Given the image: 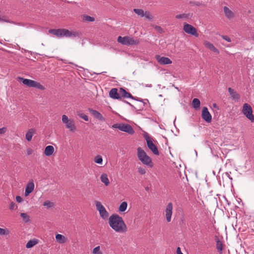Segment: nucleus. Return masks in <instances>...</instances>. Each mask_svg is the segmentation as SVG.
<instances>
[{"label": "nucleus", "instance_id": "obj_1", "mask_svg": "<svg viewBox=\"0 0 254 254\" xmlns=\"http://www.w3.org/2000/svg\"><path fill=\"white\" fill-rule=\"evenodd\" d=\"M109 225L116 232L126 233L127 227L123 218L117 214H113L109 218Z\"/></svg>", "mask_w": 254, "mask_h": 254}, {"label": "nucleus", "instance_id": "obj_2", "mask_svg": "<svg viewBox=\"0 0 254 254\" xmlns=\"http://www.w3.org/2000/svg\"><path fill=\"white\" fill-rule=\"evenodd\" d=\"M49 33L53 34L59 38L75 37L79 36V33L75 31H70L66 29H51L49 30Z\"/></svg>", "mask_w": 254, "mask_h": 254}, {"label": "nucleus", "instance_id": "obj_3", "mask_svg": "<svg viewBox=\"0 0 254 254\" xmlns=\"http://www.w3.org/2000/svg\"><path fill=\"white\" fill-rule=\"evenodd\" d=\"M137 156L138 159L143 164L151 168L153 166V163L151 158L148 156L144 150L140 147H138L137 149Z\"/></svg>", "mask_w": 254, "mask_h": 254}, {"label": "nucleus", "instance_id": "obj_4", "mask_svg": "<svg viewBox=\"0 0 254 254\" xmlns=\"http://www.w3.org/2000/svg\"><path fill=\"white\" fill-rule=\"evenodd\" d=\"M17 80L19 82L21 81L23 84L29 87H35L41 90H44L45 89L44 86L41 84L39 82H37L31 79H26L18 76L17 77Z\"/></svg>", "mask_w": 254, "mask_h": 254}, {"label": "nucleus", "instance_id": "obj_5", "mask_svg": "<svg viewBox=\"0 0 254 254\" xmlns=\"http://www.w3.org/2000/svg\"><path fill=\"white\" fill-rule=\"evenodd\" d=\"M117 41L121 44L126 46L136 45L139 43L138 39H134L129 36H119L118 38Z\"/></svg>", "mask_w": 254, "mask_h": 254}, {"label": "nucleus", "instance_id": "obj_6", "mask_svg": "<svg viewBox=\"0 0 254 254\" xmlns=\"http://www.w3.org/2000/svg\"><path fill=\"white\" fill-rule=\"evenodd\" d=\"M62 121L66 128H67L70 132H75L76 130V127L75 126L74 121L73 119H69L65 115H63L62 117Z\"/></svg>", "mask_w": 254, "mask_h": 254}, {"label": "nucleus", "instance_id": "obj_7", "mask_svg": "<svg viewBox=\"0 0 254 254\" xmlns=\"http://www.w3.org/2000/svg\"><path fill=\"white\" fill-rule=\"evenodd\" d=\"M112 127L113 128H118L122 131L126 132L131 135L134 133V130L132 127L130 125L127 124H115L112 125Z\"/></svg>", "mask_w": 254, "mask_h": 254}, {"label": "nucleus", "instance_id": "obj_8", "mask_svg": "<svg viewBox=\"0 0 254 254\" xmlns=\"http://www.w3.org/2000/svg\"><path fill=\"white\" fill-rule=\"evenodd\" d=\"M144 137L146 141L148 148L154 155H159V152L157 147L153 142V138L150 137L149 135L147 132L144 134Z\"/></svg>", "mask_w": 254, "mask_h": 254}, {"label": "nucleus", "instance_id": "obj_9", "mask_svg": "<svg viewBox=\"0 0 254 254\" xmlns=\"http://www.w3.org/2000/svg\"><path fill=\"white\" fill-rule=\"evenodd\" d=\"M242 113L251 122H254V116L253 114L252 107L248 103H245L243 106Z\"/></svg>", "mask_w": 254, "mask_h": 254}, {"label": "nucleus", "instance_id": "obj_10", "mask_svg": "<svg viewBox=\"0 0 254 254\" xmlns=\"http://www.w3.org/2000/svg\"><path fill=\"white\" fill-rule=\"evenodd\" d=\"M95 203L96 205V209L99 212L100 217L104 220L107 219L109 217V213L106 210L105 207L100 201H96Z\"/></svg>", "mask_w": 254, "mask_h": 254}, {"label": "nucleus", "instance_id": "obj_11", "mask_svg": "<svg viewBox=\"0 0 254 254\" xmlns=\"http://www.w3.org/2000/svg\"><path fill=\"white\" fill-rule=\"evenodd\" d=\"M183 30L186 33L192 35L195 37H198L199 36L196 29L192 25L186 22L184 23Z\"/></svg>", "mask_w": 254, "mask_h": 254}, {"label": "nucleus", "instance_id": "obj_12", "mask_svg": "<svg viewBox=\"0 0 254 254\" xmlns=\"http://www.w3.org/2000/svg\"><path fill=\"white\" fill-rule=\"evenodd\" d=\"M173 206L172 203H168L165 210V217L168 222H170L171 221V218L173 213Z\"/></svg>", "mask_w": 254, "mask_h": 254}, {"label": "nucleus", "instance_id": "obj_13", "mask_svg": "<svg viewBox=\"0 0 254 254\" xmlns=\"http://www.w3.org/2000/svg\"><path fill=\"white\" fill-rule=\"evenodd\" d=\"M201 117L207 123H210L212 121V116L208 109L206 107H204L202 110Z\"/></svg>", "mask_w": 254, "mask_h": 254}, {"label": "nucleus", "instance_id": "obj_14", "mask_svg": "<svg viewBox=\"0 0 254 254\" xmlns=\"http://www.w3.org/2000/svg\"><path fill=\"white\" fill-rule=\"evenodd\" d=\"M120 91L121 95V99H122L123 97L126 98H129L133 100L141 101V100L139 99L137 97H133L130 93L127 92L125 89H124L123 88H120Z\"/></svg>", "mask_w": 254, "mask_h": 254}, {"label": "nucleus", "instance_id": "obj_15", "mask_svg": "<svg viewBox=\"0 0 254 254\" xmlns=\"http://www.w3.org/2000/svg\"><path fill=\"white\" fill-rule=\"evenodd\" d=\"M34 189V181L33 180H30L27 183L25 190L24 192V195L25 196H27L31 193Z\"/></svg>", "mask_w": 254, "mask_h": 254}, {"label": "nucleus", "instance_id": "obj_16", "mask_svg": "<svg viewBox=\"0 0 254 254\" xmlns=\"http://www.w3.org/2000/svg\"><path fill=\"white\" fill-rule=\"evenodd\" d=\"M155 58L161 64H169L172 63L171 60L167 57H161L160 55H157L155 56Z\"/></svg>", "mask_w": 254, "mask_h": 254}, {"label": "nucleus", "instance_id": "obj_17", "mask_svg": "<svg viewBox=\"0 0 254 254\" xmlns=\"http://www.w3.org/2000/svg\"><path fill=\"white\" fill-rule=\"evenodd\" d=\"M89 112L90 113L94 116L96 119L101 121H105V119L103 117L101 113H100L98 111L93 110V109H89Z\"/></svg>", "mask_w": 254, "mask_h": 254}, {"label": "nucleus", "instance_id": "obj_18", "mask_svg": "<svg viewBox=\"0 0 254 254\" xmlns=\"http://www.w3.org/2000/svg\"><path fill=\"white\" fill-rule=\"evenodd\" d=\"M109 96L114 99L121 100L120 91L118 92L117 88H112L109 92Z\"/></svg>", "mask_w": 254, "mask_h": 254}, {"label": "nucleus", "instance_id": "obj_19", "mask_svg": "<svg viewBox=\"0 0 254 254\" xmlns=\"http://www.w3.org/2000/svg\"><path fill=\"white\" fill-rule=\"evenodd\" d=\"M224 13L227 19H231L235 16L234 13L230 10L228 7L224 6L223 7Z\"/></svg>", "mask_w": 254, "mask_h": 254}, {"label": "nucleus", "instance_id": "obj_20", "mask_svg": "<svg viewBox=\"0 0 254 254\" xmlns=\"http://www.w3.org/2000/svg\"><path fill=\"white\" fill-rule=\"evenodd\" d=\"M204 45L208 49L213 51L215 53L218 54L219 53V50L214 47V46L210 42L205 41L204 42Z\"/></svg>", "mask_w": 254, "mask_h": 254}, {"label": "nucleus", "instance_id": "obj_21", "mask_svg": "<svg viewBox=\"0 0 254 254\" xmlns=\"http://www.w3.org/2000/svg\"><path fill=\"white\" fill-rule=\"evenodd\" d=\"M228 91L231 95V97L233 100H239L240 98V95L235 91L231 87L228 88Z\"/></svg>", "mask_w": 254, "mask_h": 254}, {"label": "nucleus", "instance_id": "obj_22", "mask_svg": "<svg viewBox=\"0 0 254 254\" xmlns=\"http://www.w3.org/2000/svg\"><path fill=\"white\" fill-rule=\"evenodd\" d=\"M36 133V129L32 128L27 131L25 134V138L27 141H30L32 139L33 135Z\"/></svg>", "mask_w": 254, "mask_h": 254}, {"label": "nucleus", "instance_id": "obj_23", "mask_svg": "<svg viewBox=\"0 0 254 254\" xmlns=\"http://www.w3.org/2000/svg\"><path fill=\"white\" fill-rule=\"evenodd\" d=\"M54 152V147L52 145H48L45 149L44 154L47 156H50L53 154Z\"/></svg>", "mask_w": 254, "mask_h": 254}, {"label": "nucleus", "instance_id": "obj_24", "mask_svg": "<svg viewBox=\"0 0 254 254\" xmlns=\"http://www.w3.org/2000/svg\"><path fill=\"white\" fill-rule=\"evenodd\" d=\"M56 239L60 244L64 243L67 241V238L59 234L56 235Z\"/></svg>", "mask_w": 254, "mask_h": 254}, {"label": "nucleus", "instance_id": "obj_25", "mask_svg": "<svg viewBox=\"0 0 254 254\" xmlns=\"http://www.w3.org/2000/svg\"><path fill=\"white\" fill-rule=\"evenodd\" d=\"M39 243V240L36 239H33L29 241L26 244V247L27 249H30L37 245Z\"/></svg>", "mask_w": 254, "mask_h": 254}, {"label": "nucleus", "instance_id": "obj_26", "mask_svg": "<svg viewBox=\"0 0 254 254\" xmlns=\"http://www.w3.org/2000/svg\"><path fill=\"white\" fill-rule=\"evenodd\" d=\"M192 14L190 13H183L181 14L176 15L175 17L177 19H188L190 18L192 16Z\"/></svg>", "mask_w": 254, "mask_h": 254}, {"label": "nucleus", "instance_id": "obj_27", "mask_svg": "<svg viewBox=\"0 0 254 254\" xmlns=\"http://www.w3.org/2000/svg\"><path fill=\"white\" fill-rule=\"evenodd\" d=\"M101 182L104 184L106 186H108L110 184L109 180L106 174H103L100 177Z\"/></svg>", "mask_w": 254, "mask_h": 254}, {"label": "nucleus", "instance_id": "obj_28", "mask_svg": "<svg viewBox=\"0 0 254 254\" xmlns=\"http://www.w3.org/2000/svg\"><path fill=\"white\" fill-rule=\"evenodd\" d=\"M200 105V101L197 98H194L192 102V106L193 108L197 110L199 108Z\"/></svg>", "mask_w": 254, "mask_h": 254}, {"label": "nucleus", "instance_id": "obj_29", "mask_svg": "<svg viewBox=\"0 0 254 254\" xmlns=\"http://www.w3.org/2000/svg\"><path fill=\"white\" fill-rule=\"evenodd\" d=\"M127 207V203L126 201L122 202L119 206V210L120 212H124L126 210Z\"/></svg>", "mask_w": 254, "mask_h": 254}, {"label": "nucleus", "instance_id": "obj_30", "mask_svg": "<svg viewBox=\"0 0 254 254\" xmlns=\"http://www.w3.org/2000/svg\"><path fill=\"white\" fill-rule=\"evenodd\" d=\"M20 216L21 217L25 223H28V222H30V217L27 214H26L25 213H21Z\"/></svg>", "mask_w": 254, "mask_h": 254}, {"label": "nucleus", "instance_id": "obj_31", "mask_svg": "<svg viewBox=\"0 0 254 254\" xmlns=\"http://www.w3.org/2000/svg\"><path fill=\"white\" fill-rule=\"evenodd\" d=\"M133 11L140 17H144V10L142 9L134 8Z\"/></svg>", "mask_w": 254, "mask_h": 254}, {"label": "nucleus", "instance_id": "obj_32", "mask_svg": "<svg viewBox=\"0 0 254 254\" xmlns=\"http://www.w3.org/2000/svg\"><path fill=\"white\" fill-rule=\"evenodd\" d=\"M83 20L88 22H93L95 21V18L93 17L87 15H84L83 16Z\"/></svg>", "mask_w": 254, "mask_h": 254}, {"label": "nucleus", "instance_id": "obj_33", "mask_svg": "<svg viewBox=\"0 0 254 254\" xmlns=\"http://www.w3.org/2000/svg\"><path fill=\"white\" fill-rule=\"evenodd\" d=\"M94 162L97 164H101L103 162V159L101 156L97 155L94 158Z\"/></svg>", "mask_w": 254, "mask_h": 254}, {"label": "nucleus", "instance_id": "obj_34", "mask_svg": "<svg viewBox=\"0 0 254 254\" xmlns=\"http://www.w3.org/2000/svg\"><path fill=\"white\" fill-rule=\"evenodd\" d=\"M9 234V231L5 228L3 229L0 228V235L1 236H4V235H8Z\"/></svg>", "mask_w": 254, "mask_h": 254}, {"label": "nucleus", "instance_id": "obj_35", "mask_svg": "<svg viewBox=\"0 0 254 254\" xmlns=\"http://www.w3.org/2000/svg\"><path fill=\"white\" fill-rule=\"evenodd\" d=\"M216 247L218 251L221 252L223 249V244L220 240H218L216 241Z\"/></svg>", "mask_w": 254, "mask_h": 254}, {"label": "nucleus", "instance_id": "obj_36", "mask_svg": "<svg viewBox=\"0 0 254 254\" xmlns=\"http://www.w3.org/2000/svg\"><path fill=\"white\" fill-rule=\"evenodd\" d=\"M92 254H103L100 251V247L99 246L94 248L92 252Z\"/></svg>", "mask_w": 254, "mask_h": 254}, {"label": "nucleus", "instance_id": "obj_37", "mask_svg": "<svg viewBox=\"0 0 254 254\" xmlns=\"http://www.w3.org/2000/svg\"><path fill=\"white\" fill-rule=\"evenodd\" d=\"M144 17H145L146 19L151 20L153 18V16L151 13L148 11H146L144 12Z\"/></svg>", "mask_w": 254, "mask_h": 254}, {"label": "nucleus", "instance_id": "obj_38", "mask_svg": "<svg viewBox=\"0 0 254 254\" xmlns=\"http://www.w3.org/2000/svg\"><path fill=\"white\" fill-rule=\"evenodd\" d=\"M43 205L47 208H50L54 206V203L50 201H46L43 203Z\"/></svg>", "mask_w": 254, "mask_h": 254}, {"label": "nucleus", "instance_id": "obj_39", "mask_svg": "<svg viewBox=\"0 0 254 254\" xmlns=\"http://www.w3.org/2000/svg\"><path fill=\"white\" fill-rule=\"evenodd\" d=\"M17 208V206L15 202H11L9 205V209L11 210L16 209Z\"/></svg>", "mask_w": 254, "mask_h": 254}, {"label": "nucleus", "instance_id": "obj_40", "mask_svg": "<svg viewBox=\"0 0 254 254\" xmlns=\"http://www.w3.org/2000/svg\"><path fill=\"white\" fill-rule=\"evenodd\" d=\"M138 172L140 175H144L146 173L145 169L141 167L138 168Z\"/></svg>", "mask_w": 254, "mask_h": 254}, {"label": "nucleus", "instance_id": "obj_41", "mask_svg": "<svg viewBox=\"0 0 254 254\" xmlns=\"http://www.w3.org/2000/svg\"><path fill=\"white\" fill-rule=\"evenodd\" d=\"M80 118L83 119L85 121H88V117L84 114H80L78 115Z\"/></svg>", "mask_w": 254, "mask_h": 254}, {"label": "nucleus", "instance_id": "obj_42", "mask_svg": "<svg viewBox=\"0 0 254 254\" xmlns=\"http://www.w3.org/2000/svg\"><path fill=\"white\" fill-rule=\"evenodd\" d=\"M154 28L157 31H158L160 33H162L163 32V29L159 26H155Z\"/></svg>", "mask_w": 254, "mask_h": 254}, {"label": "nucleus", "instance_id": "obj_43", "mask_svg": "<svg viewBox=\"0 0 254 254\" xmlns=\"http://www.w3.org/2000/svg\"><path fill=\"white\" fill-rule=\"evenodd\" d=\"M221 37H222V38L224 40H226V41H227V42H231V40L230 38V37H229L228 36H225V35H222V36H221Z\"/></svg>", "mask_w": 254, "mask_h": 254}, {"label": "nucleus", "instance_id": "obj_44", "mask_svg": "<svg viewBox=\"0 0 254 254\" xmlns=\"http://www.w3.org/2000/svg\"><path fill=\"white\" fill-rule=\"evenodd\" d=\"M7 128L5 127H3L0 128V134H4L6 132Z\"/></svg>", "mask_w": 254, "mask_h": 254}, {"label": "nucleus", "instance_id": "obj_45", "mask_svg": "<svg viewBox=\"0 0 254 254\" xmlns=\"http://www.w3.org/2000/svg\"><path fill=\"white\" fill-rule=\"evenodd\" d=\"M15 199H16V201L19 203L21 202L23 200L22 198L20 196H19V195L16 196Z\"/></svg>", "mask_w": 254, "mask_h": 254}, {"label": "nucleus", "instance_id": "obj_46", "mask_svg": "<svg viewBox=\"0 0 254 254\" xmlns=\"http://www.w3.org/2000/svg\"><path fill=\"white\" fill-rule=\"evenodd\" d=\"M190 3L191 5H197V6H199L200 5V3L199 2H192V1H190Z\"/></svg>", "mask_w": 254, "mask_h": 254}, {"label": "nucleus", "instance_id": "obj_47", "mask_svg": "<svg viewBox=\"0 0 254 254\" xmlns=\"http://www.w3.org/2000/svg\"><path fill=\"white\" fill-rule=\"evenodd\" d=\"M26 151L28 155H30L32 154L33 153V150L30 148H28V149H27Z\"/></svg>", "mask_w": 254, "mask_h": 254}, {"label": "nucleus", "instance_id": "obj_48", "mask_svg": "<svg viewBox=\"0 0 254 254\" xmlns=\"http://www.w3.org/2000/svg\"><path fill=\"white\" fill-rule=\"evenodd\" d=\"M176 253H177V254H183L182 253L181 248L180 247L177 248Z\"/></svg>", "mask_w": 254, "mask_h": 254}, {"label": "nucleus", "instance_id": "obj_49", "mask_svg": "<svg viewBox=\"0 0 254 254\" xmlns=\"http://www.w3.org/2000/svg\"><path fill=\"white\" fill-rule=\"evenodd\" d=\"M231 173V172H226L225 173V175L228 177L230 180H232V178L231 177L230 175V174Z\"/></svg>", "mask_w": 254, "mask_h": 254}, {"label": "nucleus", "instance_id": "obj_50", "mask_svg": "<svg viewBox=\"0 0 254 254\" xmlns=\"http://www.w3.org/2000/svg\"><path fill=\"white\" fill-rule=\"evenodd\" d=\"M125 102L126 103L128 104L129 106H131V107L132 106V105L130 103H129V102H128L127 101H125Z\"/></svg>", "mask_w": 254, "mask_h": 254}, {"label": "nucleus", "instance_id": "obj_51", "mask_svg": "<svg viewBox=\"0 0 254 254\" xmlns=\"http://www.w3.org/2000/svg\"><path fill=\"white\" fill-rule=\"evenodd\" d=\"M213 106H214V107L216 106V104H213Z\"/></svg>", "mask_w": 254, "mask_h": 254}]
</instances>
